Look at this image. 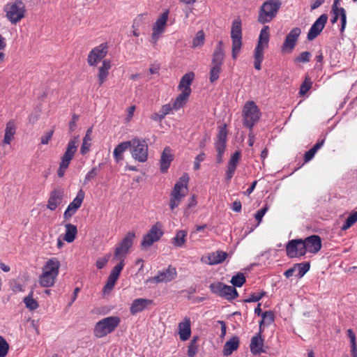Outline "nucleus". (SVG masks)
I'll use <instances>...</instances> for the list:
<instances>
[{
	"mask_svg": "<svg viewBox=\"0 0 357 357\" xmlns=\"http://www.w3.org/2000/svg\"><path fill=\"white\" fill-rule=\"evenodd\" d=\"M78 144V136L74 137L68 142L66 151L61 158V162L57 170V175L59 178H62L65 175L71 160L77 151Z\"/></svg>",
	"mask_w": 357,
	"mask_h": 357,
	"instance_id": "obj_5",
	"label": "nucleus"
},
{
	"mask_svg": "<svg viewBox=\"0 0 357 357\" xmlns=\"http://www.w3.org/2000/svg\"><path fill=\"white\" fill-rule=\"evenodd\" d=\"M357 222V211L352 212L346 219L342 227V230H347Z\"/></svg>",
	"mask_w": 357,
	"mask_h": 357,
	"instance_id": "obj_42",
	"label": "nucleus"
},
{
	"mask_svg": "<svg viewBox=\"0 0 357 357\" xmlns=\"http://www.w3.org/2000/svg\"><path fill=\"white\" fill-rule=\"evenodd\" d=\"M311 54L310 52H303L298 56L295 58L296 63H307L310 61Z\"/></svg>",
	"mask_w": 357,
	"mask_h": 357,
	"instance_id": "obj_53",
	"label": "nucleus"
},
{
	"mask_svg": "<svg viewBox=\"0 0 357 357\" xmlns=\"http://www.w3.org/2000/svg\"><path fill=\"white\" fill-rule=\"evenodd\" d=\"M109 259V255H106L103 257L97 259L96 265L97 268L101 269L107 264Z\"/></svg>",
	"mask_w": 357,
	"mask_h": 357,
	"instance_id": "obj_59",
	"label": "nucleus"
},
{
	"mask_svg": "<svg viewBox=\"0 0 357 357\" xmlns=\"http://www.w3.org/2000/svg\"><path fill=\"white\" fill-rule=\"evenodd\" d=\"M231 38L232 40L231 57L236 60L241 52L242 46V26L239 19L232 22L231 29Z\"/></svg>",
	"mask_w": 357,
	"mask_h": 357,
	"instance_id": "obj_10",
	"label": "nucleus"
},
{
	"mask_svg": "<svg viewBox=\"0 0 357 357\" xmlns=\"http://www.w3.org/2000/svg\"><path fill=\"white\" fill-rule=\"evenodd\" d=\"M153 303V301L146 298H137L134 300L130 306V313L132 314H136L144 309L149 305Z\"/></svg>",
	"mask_w": 357,
	"mask_h": 357,
	"instance_id": "obj_26",
	"label": "nucleus"
},
{
	"mask_svg": "<svg viewBox=\"0 0 357 357\" xmlns=\"http://www.w3.org/2000/svg\"><path fill=\"white\" fill-rule=\"evenodd\" d=\"M245 277L243 273H238L234 275L231 279V283L233 287L224 284L221 282L217 284H211L210 288L215 290H236L235 287H241L245 282Z\"/></svg>",
	"mask_w": 357,
	"mask_h": 357,
	"instance_id": "obj_15",
	"label": "nucleus"
},
{
	"mask_svg": "<svg viewBox=\"0 0 357 357\" xmlns=\"http://www.w3.org/2000/svg\"><path fill=\"white\" fill-rule=\"evenodd\" d=\"M261 333L259 331L251 338L250 349L253 355H259L265 352V350L263 349L264 340L261 338Z\"/></svg>",
	"mask_w": 357,
	"mask_h": 357,
	"instance_id": "obj_22",
	"label": "nucleus"
},
{
	"mask_svg": "<svg viewBox=\"0 0 357 357\" xmlns=\"http://www.w3.org/2000/svg\"><path fill=\"white\" fill-rule=\"evenodd\" d=\"M146 15L139 14L133 20L132 28H140L146 24Z\"/></svg>",
	"mask_w": 357,
	"mask_h": 357,
	"instance_id": "obj_47",
	"label": "nucleus"
},
{
	"mask_svg": "<svg viewBox=\"0 0 357 357\" xmlns=\"http://www.w3.org/2000/svg\"><path fill=\"white\" fill-rule=\"evenodd\" d=\"M228 255L226 252L218 250L211 252L207 257L205 262L209 265H215L222 263L227 257Z\"/></svg>",
	"mask_w": 357,
	"mask_h": 357,
	"instance_id": "obj_30",
	"label": "nucleus"
},
{
	"mask_svg": "<svg viewBox=\"0 0 357 357\" xmlns=\"http://www.w3.org/2000/svg\"><path fill=\"white\" fill-rule=\"evenodd\" d=\"M349 337L351 341V353L352 357H357V344L356 342V335L351 329L347 331Z\"/></svg>",
	"mask_w": 357,
	"mask_h": 357,
	"instance_id": "obj_43",
	"label": "nucleus"
},
{
	"mask_svg": "<svg viewBox=\"0 0 357 357\" xmlns=\"http://www.w3.org/2000/svg\"><path fill=\"white\" fill-rule=\"evenodd\" d=\"M227 135V132L225 126L224 127H221L218 135V140L215 143L221 142L222 144H226Z\"/></svg>",
	"mask_w": 357,
	"mask_h": 357,
	"instance_id": "obj_54",
	"label": "nucleus"
},
{
	"mask_svg": "<svg viewBox=\"0 0 357 357\" xmlns=\"http://www.w3.org/2000/svg\"><path fill=\"white\" fill-rule=\"evenodd\" d=\"M281 6L280 0H267L261 6L258 22L261 24H265L271 22L277 15Z\"/></svg>",
	"mask_w": 357,
	"mask_h": 357,
	"instance_id": "obj_6",
	"label": "nucleus"
},
{
	"mask_svg": "<svg viewBox=\"0 0 357 357\" xmlns=\"http://www.w3.org/2000/svg\"><path fill=\"white\" fill-rule=\"evenodd\" d=\"M218 296L227 301H232L238 296V291H214Z\"/></svg>",
	"mask_w": 357,
	"mask_h": 357,
	"instance_id": "obj_46",
	"label": "nucleus"
},
{
	"mask_svg": "<svg viewBox=\"0 0 357 357\" xmlns=\"http://www.w3.org/2000/svg\"><path fill=\"white\" fill-rule=\"evenodd\" d=\"M303 239H293L286 245V254L289 258L304 256L306 253Z\"/></svg>",
	"mask_w": 357,
	"mask_h": 357,
	"instance_id": "obj_14",
	"label": "nucleus"
},
{
	"mask_svg": "<svg viewBox=\"0 0 357 357\" xmlns=\"http://www.w3.org/2000/svg\"><path fill=\"white\" fill-rule=\"evenodd\" d=\"M255 62L254 66L255 69L259 70L261 68V63L264 59V52H261L260 50H255Z\"/></svg>",
	"mask_w": 357,
	"mask_h": 357,
	"instance_id": "obj_48",
	"label": "nucleus"
},
{
	"mask_svg": "<svg viewBox=\"0 0 357 357\" xmlns=\"http://www.w3.org/2000/svg\"><path fill=\"white\" fill-rule=\"evenodd\" d=\"M102 164H99L98 167H93L85 176L84 183H86L94 179L98 174V172L101 169Z\"/></svg>",
	"mask_w": 357,
	"mask_h": 357,
	"instance_id": "obj_45",
	"label": "nucleus"
},
{
	"mask_svg": "<svg viewBox=\"0 0 357 357\" xmlns=\"http://www.w3.org/2000/svg\"><path fill=\"white\" fill-rule=\"evenodd\" d=\"M274 322V314L271 311H266L261 314V320L259 321V331H263V326H270Z\"/></svg>",
	"mask_w": 357,
	"mask_h": 357,
	"instance_id": "obj_36",
	"label": "nucleus"
},
{
	"mask_svg": "<svg viewBox=\"0 0 357 357\" xmlns=\"http://www.w3.org/2000/svg\"><path fill=\"white\" fill-rule=\"evenodd\" d=\"M54 132V129H52L50 131L45 133V135H43L41 137L40 143L42 144H47L50 140L52 139Z\"/></svg>",
	"mask_w": 357,
	"mask_h": 357,
	"instance_id": "obj_60",
	"label": "nucleus"
},
{
	"mask_svg": "<svg viewBox=\"0 0 357 357\" xmlns=\"http://www.w3.org/2000/svg\"><path fill=\"white\" fill-rule=\"evenodd\" d=\"M55 278L43 271L40 278V283L42 287H50L55 282Z\"/></svg>",
	"mask_w": 357,
	"mask_h": 357,
	"instance_id": "obj_39",
	"label": "nucleus"
},
{
	"mask_svg": "<svg viewBox=\"0 0 357 357\" xmlns=\"http://www.w3.org/2000/svg\"><path fill=\"white\" fill-rule=\"evenodd\" d=\"M312 81L311 77L307 75L305 77L304 81L301 84L299 90V94L301 96H305L312 87Z\"/></svg>",
	"mask_w": 357,
	"mask_h": 357,
	"instance_id": "obj_38",
	"label": "nucleus"
},
{
	"mask_svg": "<svg viewBox=\"0 0 357 357\" xmlns=\"http://www.w3.org/2000/svg\"><path fill=\"white\" fill-rule=\"evenodd\" d=\"M178 328L180 339L182 341L188 340L191 335L190 318L185 317L183 321L178 324Z\"/></svg>",
	"mask_w": 357,
	"mask_h": 357,
	"instance_id": "obj_27",
	"label": "nucleus"
},
{
	"mask_svg": "<svg viewBox=\"0 0 357 357\" xmlns=\"http://www.w3.org/2000/svg\"><path fill=\"white\" fill-rule=\"evenodd\" d=\"M65 234L63 236V240L68 243H72L76 238V236L77 234V226L68 223L65 225Z\"/></svg>",
	"mask_w": 357,
	"mask_h": 357,
	"instance_id": "obj_34",
	"label": "nucleus"
},
{
	"mask_svg": "<svg viewBox=\"0 0 357 357\" xmlns=\"http://www.w3.org/2000/svg\"><path fill=\"white\" fill-rule=\"evenodd\" d=\"M130 141L123 142L118 144L114 149V158L116 162L123 159V153L131 146Z\"/></svg>",
	"mask_w": 357,
	"mask_h": 357,
	"instance_id": "obj_33",
	"label": "nucleus"
},
{
	"mask_svg": "<svg viewBox=\"0 0 357 357\" xmlns=\"http://www.w3.org/2000/svg\"><path fill=\"white\" fill-rule=\"evenodd\" d=\"M15 132L16 125L14 121H9L6 123L3 143L4 144H10L14 137V135H15Z\"/></svg>",
	"mask_w": 357,
	"mask_h": 357,
	"instance_id": "obj_31",
	"label": "nucleus"
},
{
	"mask_svg": "<svg viewBox=\"0 0 357 357\" xmlns=\"http://www.w3.org/2000/svg\"><path fill=\"white\" fill-rule=\"evenodd\" d=\"M328 20V15L326 14H322L314 22L310 29L307 33V39L309 40H314L317 37L324 29L325 24Z\"/></svg>",
	"mask_w": 357,
	"mask_h": 357,
	"instance_id": "obj_18",
	"label": "nucleus"
},
{
	"mask_svg": "<svg viewBox=\"0 0 357 357\" xmlns=\"http://www.w3.org/2000/svg\"><path fill=\"white\" fill-rule=\"evenodd\" d=\"M63 197V190L60 188H54L51 191L47 201V208L51 211H54L62 203Z\"/></svg>",
	"mask_w": 357,
	"mask_h": 357,
	"instance_id": "obj_20",
	"label": "nucleus"
},
{
	"mask_svg": "<svg viewBox=\"0 0 357 357\" xmlns=\"http://www.w3.org/2000/svg\"><path fill=\"white\" fill-rule=\"evenodd\" d=\"M91 138H87L84 137L82 144L80 148L81 155H85L86 153L89 152L91 146Z\"/></svg>",
	"mask_w": 357,
	"mask_h": 357,
	"instance_id": "obj_50",
	"label": "nucleus"
},
{
	"mask_svg": "<svg viewBox=\"0 0 357 357\" xmlns=\"http://www.w3.org/2000/svg\"><path fill=\"white\" fill-rule=\"evenodd\" d=\"M24 303L29 310H34L39 306L37 301L33 298L32 291L24 298Z\"/></svg>",
	"mask_w": 357,
	"mask_h": 357,
	"instance_id": "obj_40",
	"label": "nucleus"
},
{
	"mask_svg": "<svg viewBox=\"0 0 357 357\" xmlns=\"http://www.w3.org/2000/svg\"><path fill=\"white\" fill-rule=\"evenodd\" d=\"M265 294V291H261L260 293L258 294H252V295H250L249 298L245 300V302H257L259 301Z\"/></svg>",
	"mask_w": 357,
	"mask_h": 357,
	"instance_id": "obj_58",
	"label": "nucleus"
},
{
	"mask_svg": "<svg viewBox=\"0 0 357 357\" xmlns=\"http://www.w3.org/2000/svg\"><path fill=\"white\" fill-rule=\"evenodd\" d=\"M197 352V345L194 343H190L188 347V355L189 357H195Z\"/></svg>",
	"mask_w": 357,
	"mask_h": 357,
	"instance_id": "obj_63",
	"label": "nucleus"
},
{
	"mask_svg": "<svg viewBox=\"0 0 357 357\" xmlns=\"http://www.w3.org/2000/svg\"><path fill=\"white\" fill-rule=\"evenodd\" d=\"M135 238V234L133 231H129L126 234L125 237L116 245L113 260L119 261L112 270L107 282L103 287V290H112L119 278L121 271L125 265L124 260L127 255L129 253V250L133 244V241Z\"/></svg>",
	"mask_w": 357,
	"mask_h": 357,
	"instance_id": "obj_1",
	"label": "nucleus"
},
{
	"mask_svg": "<svg viewBox=\"0 0 357 357\" xmlns=\"http://www.w3.org/2000/svg\"><path fill=\"white\" fill-rule=\"evenodd\" d=\"M294 267L296 271V276L298 278H302L310 269V263L303 262L300 264H294Z\"/></svg>",
	"mask_w": 357,
	"mask_h": 357,
	"instance_id": "obj_41",
	"label": "nucleus"
},
{
	"mask_svg": "<svg viewBox=\"0 0 357 357\" xmlns=\"http://www.w3.org/2000/svg\"><path fill=\"white\" fill-rule=\"evenodd\" d=\"M85 196L84 192L80 189L72 202L69 204L63 213L65 220H69L80 208Z\"/></svg>",
	"mask_w": 357,
	"mask_h": 357,
	"instance_id": "obj_16",
	"label": "nucleus"
},
{
	"mask_svg": "<svg viewBox=\"0 0 357 357\" xmlns=\"http://www.w3.org/2000/svg\"><path fill=\"white\" fill-rule=\"evenodd\" d=\"M301 33V30L300 28L295 27L292 29L284 39L282 45V51L291 52L294 49Z\"/></svg>",
	"mask_w": 357,
	"mask_h": 357,
	"instance_id": "obj_17",
	"label": "nucleus"
},
{
	"mask_svg": "<svg viewBox=\"0 0 357 357\" xmlns=\"http://www.w3.org/2000/svg\"><path fill=\"white\" fill-rule=\"evenodd\" d=\"M187 231L179 230L176 232L175 236L172 238V243L176 247H183L186 241Z\"/></svg>",
	"mask_w": 357,
	"mask_h": 357,
	"instance_id": "obj_37",
	"label": "nucleus"
},
{
	"mask_svg": "<svg viewBox=\"0 0 357 357\" xmlns=\"http://www.w3.org/2000/svg\"><path fill=\"white\" fill-rule=\"evenodd\" d=\"M112 67L111 61L105 59L102 62V65L98 68V83L101 86L107 79L109 71Z\"/></svg>",
	"mask_w": 357,
	"mask_h": 357,
	"instance_id": "obj_24",
	"label": "nucleus"
},
{
	"mask_svg": "<svg viewBox=\"0 0 357 357\" xmlns=\"http://www.w3.org/2000/svg\"><path fill=\"white\" fill-rule=\"evenodd\" d=\"M108 46L107 43H101L98 46L93 47L89 53L87 63L90 66H96L107 54Z\"/></svg>",
	"mask_w": 357,
	"mask_h": 357,
	"instance_id": "obj_13",
	"label": "nucleus"
},
{
	"mask_svg": "<svg viewBox=\"0 0 357 357\" xmlns=\"http://www.w3.org/2000/svg\"><path fill=\"white\" fill-rule=\"evenodd\" d=\"M205 159V153L204 152L200 153L195 160L194 169L198 170L200 168V162L204 161Z\"/></svg>",
	"mask_w": 357,
	"mask_h": 357,
	"instance_id": "obj_62",
	"label": "nucleus"
},
{
	"mask_svg": "<svg viewBox=\"0 0 357 357\" xmlns=\"http://www.w3.org/2000/svg\"><path fill=\"white\" fill-rule=\"evenodd\" d=\"M173 160V156L171 153L169 147H165L162 153L160 158V171L162 173L167 172L171 162Z\"/></svg>",
	"mask_w": 357,
	"mask_h": 357,
	"instance_id": "obj_28",
	"label": "nucleus"
},
{
	"mask_svg": "<svg viewBox=\"0 0 357 357\" xmlns=\"http://www.w3.org/2000/svg\"><path fill=\"white\" fill-rule=\"evenodd\" d=\"M241 158V152L236 151L234 154L231 156L228 164L237 167L238 163Z\"/></svg>",
	"mask_w": 357,
	"mask_h": 357,
	"instance_id": "obj_57",
	"label": "nucleus"
},
{
	"mask_svg": "<svg viewBox=\"0 0 357 357\" xmlns=\"http://www.w3.org/2000/svg\"><path fill=\"white\" fill-rule=\"evenodd\" d=\"M197 291H188L187 298L190 301L191 303H199L200 302L204 301L206 299L204 296H197Z\"/></svg>",
	"mask_w": 357,
	"mask_h": 357,
	"instance_id": "obj_51",
	"label": "nucleus"
},
{
	"mask_svg": "<svg viewBox=\"0 0 357 357\" xmlns=\"http://www.w3.org/2000/svg\"><path fill=\"white\" fill-rule=\"evenodd\" d=\"M121 319L116 316L105 317L98 321L94 328V335L97 337H103L113 332L119 325Z\"/></svg>",
	"mask_w": 357,
	"mask_h": 357,
	"instance_id": "obj_8",
	"label": "nucleus"
},
{
	"mask_svg": "<svg viewBox=\"0 0 357 357\" xmlns=\"http://www.w3.org/2000/svg\"><path fill=\"white\" fill-rule=\"evenodd\" d=\"M225 59V50L223 42L220 40L213 52L211 60L209 80L211 83L216 82L222 72V66Z\"/></svg>",
	"mask_w": 357,
	"mask_h": 357,
	"instance_id": "obj_3",
	"label": "nucleus"
},
{
	"mask_svg": "<svg viewBox=\"0 0 357 357\" xmlns=\"http://www.w3.org/2000/svg\"><path fill=\"white\" fill-rule=\"evenodd\" d=\"M9 345L6 340L0 336V357H6L8 352Z\"/></svg>",
	"mask_w": 357,
	"mask_h": 357,
	"instance_id": "obj_52",
	"label": "nucleus"
},
{
	"mask_svg": "<svg viewBox=\"0 0 357 357\" xmlns=\"http://www.w3.org/2000/svg\"><path fill=\"white\" fill-rule=\"evenodd\" d=\"M303 242L305 247V253L308 251L310 253H317L321 248V239L318 235H312L304 240Z\"/></svg>",
	"mask_w": 357,
	"mask_h": 357,
	"instance_id": "obj_19",
	"label": "nucleus"
},
{
	"mask_svg": "<svg viewBox=\"0 0 357 357\" xmlns=\"http://www.w3.org/2000/svg\"><path fill=\"white\" fill-rule=\"evenodd\" d=\"M132 144L130 146L132 157L137 161L144 162L148 159V145L146 142L138 137H135L130 141Z\"/></svg>",
	"mask_w": 357,
	"mask_h": 357,
	"instance_id": "obj_11",
	"label": "nucleus"
},
{
	"mask_svg": "<svg viewBox=\"0 0 357 357\" xmlns=\"http://www.w3.org/2000/svg\"><path fill=\"white\" fill-rule=\"evenodd\" d=\"M226 149V144L215 143V149L217 151V162L221 163L222 161L223 154Z\"/></svg>",
	"mask_w": 357,
	"mask_h": 357,
	"instance_id": "obj_49",
	"label": "nucleus"
},
{
	"mask_svg": "<svg viewBox=\"0 0 357 357\" xmlns=\"http://www.w3.org/2000/svg\"><path fill=\"white\" fill-rule=\"evenodd\" d=\"M242 116L243 126L252 130L260 119L261 112L256 103L250 100L245 102Z\"/></svg>",
	"mask_w": 357,
	"mask_h": 357,
	"instance_id": "obj_7",
	"label": "nucleus"
},
{
	"mask_svg": "<svg viewBox=\"0 0 357 357\" xmlns=\"http://www.w3.org/2000/svg\"><path fill=\"white\" fill-rule=\"evenodd\" d=\"M163 234L162 224L158 222H156L151 227L148 233L143 236V239L140 243L141 247L143 249L149 248L154 243L159 241Z\"/></svg>",
	"mask_w": 357,
	"mask_h": 357,
	"instance_id": "obj_12",
	"label": "nucleus"
},
{
	"mask_svg": "<svg viewBox=\"0 0 357 357\" xmlns=\"http://www.w3.org/2000/svg\"><path fill=\"white\" fill-rule=\"evenodd\" d=\"M195 74L192 72L185 74L181 79L178 84V89L182 92H187V93H191L190 84L193 81Z\"/></svg>",
	"mask_w": 357,
	"mask_h": 357,
	"instance_id": "obj_29",
	"label": "nucleus"
},
{
	"mask_svg": "<svg viewBox=\"0 0 357 357\" xmlns=\"http://www.w3.org/2000/svg\"><path fill=\"white\" fill-rule=\"evenodd\" d=\"M189 176L188 174H183L174 185L169 195V208L172 212L179 206L182 199L188 192V184Z\"/></svg>",
	"mask_w": 357,
	"mask_h": 357,
	"instance_id": "obj_2",
	"label": "nucleus"
},
{
	"mask_svg": "<svg viewBox=\"0 0 357 357\" xmlns=\"http://www.w3.org/2000/svg\"><path fill=\"white\" fill-rule=\"evenodd\" d=\"M337 10L340 13V20H341V29L340 31L343 32L347 23V16H346V12L345 10L343 8H340L339 9H337Z\"/></svg>",
	"mask_w": 357,
	"mask_h": 357,
	"instance_id": "obj_56",
	"label": "nucleus"
},
{
	"mask_svg": "<svg viewBox=\"0 0 357 357\" xmlns=\"http://www.w3.org/2000/svg\"><path fill=\"white\" fill-rule=\"evenodd\" d=\"M268 204H265V206L262 208H261L260 210L257 211V213L255 215V218L257 221V226H258L260 224L264 215L266 214V213L268 211Z\"/></svg>",
	"mask_w": 357,
	"mask_h": 357,
	"instance_id": "obj_55",
	"label": "nucleus"
},
{
	"mask_svg": "<svg viewBox=\"0 0 357 357\" xmlns=\"http://www.w3.org/2000/svg\"><path fill=\"white\" fill-rule=\"evenodd\" d=\"M172 109H174L173 105H171L170 104H166L161 107L160 111L165 117V116L169 114Z\"/></svg>",
	"mask_w": 357,
	"mask_h": 357,
	"instance_id": "obj_64",
	"label": "nucleus"
},
{
	"mask_svg": "<svg viewBox=\"0 0 357 357\" xmlns=\"http://www.w3.org/2000/svg\"><path fill=\"white\" fill-rule=\"evenodd\" d=\"M60 266L61 264L58 259L52 257L46 261L43 268V271L56 278L59 274Z\"/></svg>",
	"mask_w": 357,
	"mask_h": 357,
	"instance_id": "obj_25",
	"label": "nucleus"
},
{
	"mask_svg": "<svg viewBox=\"0 0 357 357\" xmlns=\"http://www.w3.org/2000/svg\"><path fill=\"white\" fill-rule=\"evenodd\" d=\"M205 40V34L202 30L197 31L195 37L192 40V47L195 48L202 46Z\"/></svg>",
	"mask_w": 357,
	"mask_h": 357,
	"instance_id": "obj_44",
	"label": "nucleus"
},
{
	"mask_svg": "<svg viewBox=\"0 0 357 357\" xmlns=\"http://www.w3.org/2000/svg\"><path fill=\"white\" fill-rule=\"evenodd\" d=\"M169 10L165 9L156 19L152 26V33L150 42L155 46L157 45L158 40L165 33L167 26V21L169 18Z\"/></svg>",
	"mask_w": 357,
	"mask_h": 357,
	"instance_id": "obj_9",
	"label": "nucleus"
},
{
	"mask_svg": "<svg viewBox=\"0 0 357 357\" xmlns=\"http://www.w3.org/2000/svg\"><path fill=\"white\" fill-rule=\"evenodd\" d=\"M270 39V29L268 26H264L260 31L257 45L255 50L264 52L265 48L268 47Z\"/></svg>",
	"mask_w": 357,
	"mask_h": 357,
	"instance_id": "obj_23",
	"label": "nucleus"
},
{
	"mask_svg": "<svg viewBox=\"0 0 357 357\" xmlns=\"http://www.w3.org/2000/svg\"><path fill=\"white\" fill-rule=\"evenodd\" d=\"M176 275L175 268L169 266L167 269L160 271L157 275L149 279L151 283L167 282L172 280Z\"/></svg>",
	"mask_w": 357,
	"mask_h": 357,
	"instance_id": "obj_21",
	"label": "nucleus"
},
{
	"mask_svg": "<svg viewBox=\"0 0 357 357\" xmlns=\"http://www.w3.org/2000/svg\"><path fill=\"white\" fill-rule=\"evenodd\" d=\"M237 167L228 164L226 171V179L229 181L233 177Z\"/></svg>",
	"mask_w": 357,
	"mask_h": 357,
	"instance_id": "obj_61",
	"label": "nucleus"
},
{
	"mask_svg": "<svg viewBox=\"0 0 357 357\" xmlns=\"http://www.w3.org/2000/svg\"><path fill=\"white\" fill-rule=\"evenodd\" d=\"M239 346V338L237 336L232 337L227 341L223 347V354L225 356L231 355L233 351L236 350Z\"/></svg>",
	"mask_w": 357,
	"mask_h": 357,
	"instance_id": "obj_32",
	"label": "nucleus"
},
{
	"mask_svg": "<svg viewBox=\"0 0 357 357\" xmlns=\"http://www.w3.org/2000/svg\"><path fill=\"white\" fill-rule=\"evenodd\" d=\"M190 94L187 92H181L174 100L172 105L174 110H178L187 102Z\"/></svg>",
	"mask_w": 357,
	"mask_h": 357,
	"instance_id": "obj_35",
	"label": "nucleus"
},
{
	"mask_svg": "<svg viewBox=\"0 0 357 357\" xmlns=\"http://www.w3.org/2000/svg\"><path fill=\"white\" fill-rule=\"evenodd\" d=\"M3 11L8 20L11 24H16L25 17L26 9L22 0H14L6 4Z\"/></svg>",
	"mask_w": 357,
	"mask_h": 357,
	"instance_id": "obj_4",
	"label": "nucleus"
}]
</instances>
